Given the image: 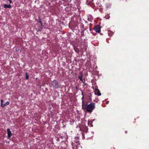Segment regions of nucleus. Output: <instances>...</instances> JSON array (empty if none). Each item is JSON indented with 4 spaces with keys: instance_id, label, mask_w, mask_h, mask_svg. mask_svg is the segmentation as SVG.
<instances>
[{
    "instance_id": "11",
    "label": "nucleus",
    "mask_w": 149,
    "mask_h": 149,
    "mask_svg": "<svg viewBox=\"0 0 149 149\" xmlns=\"http://www.w3.org/2000/svg\"><path fill=\"white\" fill-rule=\"evenodd\" d=\"M84 32L83 31H82L81 32V36H84Z\"/></svg>"
},
{
    "instance_id": "7",
    "label": "nucleus",
    "mask_w": 149,
    "mask_h": 149,
    "mask_svg": "<svg viewBox=\"0 0 149 149\" xmlns=\"http://www.w3.org/2000/svg\"><path fill=\"white\" fill-rule=\"evenodd\" d=\"M7 131L8 134V138L9 139L12 135L11 132L9 128H7Z\"/></svg>"
},
{
    "instance_id": "16",
    "label": "nucleus",
    "mask_w": 149,
    "mask_h": 149,
    "mask_svg": "<svg viewBox=\"0 0 149 149\" xmlns=\"http://www.w3.org/2000/svg\"><path fill=\"white\" fill-rule=\"evenodd\" d=\"M109 101H108L107 102H106V104H108L109 103Z\"/></svg>"
},
{
    "instance_id": "1",
    "label": "nucleus",
    "mask_w": 149,
    "mask_h": 149,
    "mask_svg": "<svg viewBox=\"0 0 149 149\" xmlns=\"http://www.w3.org/2000/svg\"><path fill=\"white\" fill-rule=\"evenodd\" d=\"M95 108V103L92 102L89 104H88L84 110L86 111L88 113H91Z\"/></svg>"
},
{
    "instance_id": "6",
    "label": "nucleus",
    "mask_w": 149,
    "mask_h": 149,
    "mask_svg": "<svg viewBox=\"0 0 149 149\" xmlns=\"http://www.w3.org/2000/svg\"><path fill=\"white\" fill-rule=\"evenodd\" d=\"M95 93L96 95H97L98 96H100L101 95V93L99 89L97 88H96L95 91Z\"/></svg>"
},
{
    "instance_id": "12",
    "label": "nucleus",
    "mask_w": 149,
    "mask_h": 149,
    "mask_svg": "<svg viewBox=\"0 0 149 149\" xmlns=\"http://www.w3.org/2000/svg\"><path fill=\"white\" fill-rule=\"evenodd\" d=\"M39 21H38V22H39L40 23H42L41 20L39 18Z\"/></svg>"
},
{
    "instance_id": "8",
    "label": "nucleus",
    "mask_w": 149,
    "mask_h": 149,
    "mask_svg": "<svg viewBox=\"0 0 149 149\" xmlns=\"http://www.w3.org/2000/svg\"><path fill=\"white\" fill-rule=\"evenodd\" d=\"M3 7L4 8H11V6L10 4L7 5V4H5L3 6Z\"/></svg>"
},
{
    "instance_id": "13",
    "label": "nucleus",
    "mask_w": 149,
    "mask_h": 149,
    "mask_svg": "<svg viewBox=\"0 0 149 149\" xmlns=\"http://www.w3.org/2000/svg\"><path fill=\"white\" fill-rule=\"evenodd\" d=\"M81 81H82V82L84 84L85 82V79H82V80H81Z\"/></svg>"
},
{
    "instance_id": "3",
    "label": "nucleus",
    "mask_w": 149,
    "mask_h": 149,
    "mask_svg": "<svg viewBox=\"0 0 149 149\" xmlns=\"http://www.w3.org/2000/svg\"><path fill=\"white\" fill-rule=\"evenodd\" d=\"M84 97H82L81 98L82 102V108L84 110L88 105V102L86 100H84Z\"/></svg>"
},
{
    "instance_id": "20",
    "label": "nucleus",
    "mask_w": 149,
    "mask_h": 149,
    "mask_svg": "<svg viewBox=\"0 0 149 149\" xmlns=\"http://www.w3.org/2000/svg\"><path fill=\"white\" fill-rule=\"evenodd\" d=\"M91 98H89V99L90 100Z\"/></svg>"
},
{
    "instance_id": "21",
    "label": "nucleus",
    "mask_w": 149,
    "mask_h": 149,
    "mask_svg": "<svg viewBox=\"0 0 149 149\" xmlns=\"http://www.w3.org/2000/svg\"><path fill=\"white\" fill-rule=\"evenodd\" d=\"M125 132L126 133L127 132Z\"/></svg>"
},
{
    "instance_id": "22",
    "label": "nucleus",
    "mask_w": 149,
    "mask_h": 149,
    "mask_svg": "<svg viewBox=\"0 0 149 149\" xmlns=\"http://www.w3.org/2000/svg\"><path fill=\"white\" fill-rule=\"evenodd\" d=\"M125 132L126 133L127 132Z\"/></svg>"
},
{
    "instance_id": "19",
    "label": "nucleus",
    "mask_w": 149,
    "mask_h": 149,
    "mask_svg": "<svg viewBox=\"0 0 149 149\" xmlns=\"http://www.w3.org/2000/svg\"><path fill=\"white\" fill-rule=\"evenodd\" d=\"M100 34L101 35H102V33H100Z\"/></svg>"
},
{
    "instance_id": "4",
    "label": "nucleus",
    "mask_w": 149,
    "mask_h": 149,
    "mask_svg": "<svg viewBox=\"0 0 149 149\" xmlns=\"http://www.w3.org/2000/svg\"><path fill=\"white\" fill-rule=\"evenodd\" d=\"M94 29L97 33H100L101 31V27L100 26L97 25L93 28Z\"/></svg>"
},
{
    "instance_id": "17",
    "label": "nucleus",
    "mask_w": 149,
    "mask_h": 149,
    "mask_svg": "<svg viewBox=\"0 0 149 149\" xmlns=\"http://www.w3.org/2000/svg\"><path fill=\"white\" fill-rule=\"evenodd\" d=\"M41 24V26H42V23H40Z\"/></svg>"
},
{
    "instance_id": "2",
    "label": "nucleus",
    "mask_w": 149,
    "mask_h": 149,
    "mask_svg": "<svg viewBox=\"0 0 149 149\" xmlns=\"http://www.w3.org/2000/svg\"><path fill=\"white\" fill-rule=\"evenodd\" d=\"M58 83V81L56 80H54L52 81L51 85L54 88H58L60 87Z\"/></svg>"
},
{
    "instance_id": "9",
    "label": "nucleus",
    "mask_w": 149,
    "mask_h": 149,
    "mask_svg": "<svg viewBox=\"0 0 149 149\" xmlns=\"http://www.w3.org/2000/svg\"><path fill=\"white\" fill-rule=\"evenodd\" d=\"M80 73L81 74V75L80 76H78V78L80 79V81H81V80H82V79L83 74H82V72H80Z\"/></svg>"
},
{
    "instance_id": "14",
    "label": "nucleus",
    "mask_w": 149,
    "mask_h": 149,
    "mask_svg": "<svg viewBox=\"0 0 149 149\" xmlns=\"http://www.w3.org/2000/svg\"><path fill=\"white\" fill-rule=\"evenodd\" d=\"M81 95H82V97H84V93H83V92L82 91H81Z\"/></svg>"
},
{
    "instance_id": "18",
    "label": "nucleus",
    "mask_w": 149,
    "mask_h": 149,
    "mask_svg": "<svg viewBox=\"0 0 149 149\" xmlns=\"http://www.w3.org/2000/svg\"><path fill=\"white\" fill-rule=\"evenodd\" d=\"M42 29V27H41V29Z\"/></svg>"
},
{
    "instance_id": "5",
    "label": "nucleus",
    "mask_w": 149,
    "mask_h": 149,
    "mask_svg": "<svg viewBox=\"0 0 149 149\" xmlns=\"http://www.w3.org/2000/svg\"><path fill=\"white\" fill-rule=\"evenodd\" d=\"M3 100H1V107L3 108L5 106L9 105L10 104V102H6L4 104H3Z\"/></svg>"
},
{
    "instance_id": "15",
    "label": "nucleus",
    "mask_w": 149,
    "mask_h": 149,
    "mask_svg": "<svg viewBox=\"0 0 149 149\" xmlns=\"http://www.w3.org/2000/svg\"><path fill=\"white\" fill-rule=\"evenodd\" d=\"M8 1H9L10 3H12V0H8Z\"/></svg>"
},
{
    "instance_id": "10",
    "label": "nucleus",
    "mask_w": 149,
    "mask_h": 149,
    "mask_svg": "<svg viewBox=\"0 0 149 149\" xmlns=\"http://www.w3.org/2000/svg\"><path fill=\"white\" fill-rule=\"evenodd\" d=\"M26 78V79H29V76L28 75L27 73L25 74Z\"/></svg>"
}]
</instances>
